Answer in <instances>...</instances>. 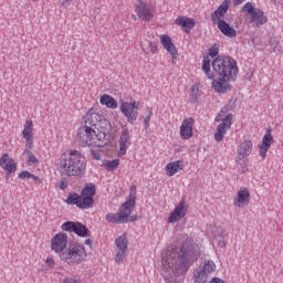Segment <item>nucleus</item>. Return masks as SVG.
Listing matches in <instances>:
<instances>
[{"instance_id": "57", "label": "nucleus", "mask_w": 283, "mask_h": 283, "mask_svg": "<svg viewBox=\"0 0 283 283\" xmlns=\"http://www.w3.org/2000/svg\"><path fill=\"white\" fill-rule=\"evenodd\" d=\"M275 3H282V0H272Z\"/></svg>"}, {"instance_id": "8", "label": "nucleus", "mask_w": 283, "mask_h": 283, "mask_svg": "<svg viewBox=\"0 0 283 283\" xmlns=\"http://www.w3.org/2000/svg\"><path fill=\"white\" fill-rule=\"evenodd\" d=\"M140 107V102H122L119 109L122 114L127 118V123L134 125L138 118V108Z\"/></svg>"}, {"instance_id": "49", "label": "nucleus", "mask_w": 283, "mask_h": 283, "mask_svg": "<svg viewBox=\"0 0 283 283\" xmlns=\"http://www.w3.org/2000/svg\"><path fill=\"white\" fill-rule=\"evenodd\" d=\"M45 264H48L49 269H54V259L53 258H48L45 260Z\"/></svg>"}, {"instance_id": "37", "label": "nucleus", "mask_w": 283, "mask_h": 283, "mask_svg": "<svg viewBox=\"0 0 283 283\" xmlns=\"http://www.w3.org/2000/svg\"><path fill=\"white\" fill-rule=\"evenodd\" d=\"M207 277H209V274L199 269V271L195 273V283H207Z\"/></svg>"}, {"instance_id": "24", "label": "nucleus", "mask_w": 283, "mask_h": 283, "mask_svg": "<svg viewBox=\"0 0 283 283\" xmlns=\"http://www.w3.org/2000/svg\"><path fill=\"white\" fill-rule=\"evenodd\" d=\"M186 216L187 209L185 208V201H181L168 218V222H178L181 220V218H185Z\"/></svg>"}, {"instance_id": "9", "label": "nucleus", "mask_w": 283, "mask_h": 283, "mask_svg": "<svg viewBox=\"0 0 283 283\" xmlns=\"http://www.w3.org/2000/svg\"><path fill=\"white\" fill-rule=\"evenodd\" d=\"M139 3L136 4L135 11L142 21H151L154 19V7L143 0H137Z\"/></svg>"}, {"instance_id": "50", "label": "nucleus", "mask_w": 283, "mask_h": 283, "mask_svg": "<svg viewBox=\"0 0 283 283\" xmlns=\"http://www.w3.org/2000/svg\"><path fill=\"white\" fill-rule=\"evenodd\" d=\"M31 178L34 181V185H41L43 182V180L35 175L31 174Z\"/></svg>"}, {"instance_id": "53", "label": "nucleus", "mask_w": 283, "mask_h": 283, "mask_svg": "<svg viewBox=\"0 0 283 283\" xmlns=\"http://www.w3.org/2000/svg\"><path fill=\"white\" fill-rule=\"evenodd\" d=\"M274 52H282V45L277 42L276 46L274 48Z\"/></svg>"}, {"instance_id": "38", "label": "nucleus", "mask_w": 283, "mask_h": 283, "mask_svg": "<svg viewBox=\"0 0 283 283\" xmlns=\"http://www.w3.org/2000/svg\"><path fill=\"white\" fill-rule=\"evenodd\" d=\"M23 156H27L28 163H32L33 165H36L39 163V159L32 154V150H30V147H27V149L23 151Z\"/></svg>"}, {"instance_id": "40", "label": "nucleus", "mask_w": 283, "mask_h": 283, "mask_svg": "<svg viewBox=\"0 0 283 283\" xmlns=\"http://www.w3.org/2000/svg\"><path fill=\"white\" fill-rule=\"evenodd\" d=\"M224 18V13L216 10L212 14H211V21L212 23H218L219 21H223L222 19Z\"/></svg>"}, {"instance_id": "45", "label": "nucleus", "mask_w": 283, "mask_h": 283, "mask_svg": "<svg viewBox=\"0 0 283 283\" xmlns=\"http://www.w3.org/2000/svg\"><path fill=\"white\" fill-rule=\"evenodd\" d=\"M237 163H238V165H240L242 174H247V171H249V165H248V163L244 160V158H243L242 160H240V159L238 158Z\"/></svg>"}, {"instance_id": "22", "label": "nucleus", "mask_w": 283, "mask_h": 283, "mask_svg": "<svg viewBox=\"0 0 283 283\" xmlns=\"http://www.w3.org/2000/svg\"><path fill=\"white\" fill-rule=\"evenodd\" d=\"M273 143V135H271V132H266L262 139V145L259 146V155L264 160L266 158V153L269 151V148L271 147V144Z\"/></svg>"}, {"instance_id": "56", "label": "nucleus", "mask_w": 283, "mask_h": 283, "mask_svg": "<svg viewBox=\"0 0 283 283\" xmlns=\"http://www.w3.org/2000/svg\"><path fill=\"white\" fill-rule=\"evenodd\" d=\"M85 244H86L87 247H92V239H86V240H85Z\"/></svg>"}, {"instance_id": "48", "label": "nucleus", "mask_w": 283, "mask_h": 283, "mask_svg": "<svg viewBox=\"0 0 283 283\" xmlns=\"http://www.w3.org/2000/svg\"><path fill=\"white\" fill-rule=\"evenodd\" d=\"M91 156H93L94 160H101V153L97 150H91Z\"/></svg>"}, {"instance_id": "29", "label": "nucleus", "mask_w": 283, "mask_h": 283, "mask_svg": "<svg viewBox=\"0 0 283 283\" xmlns=\"http://www.w3.org/2000/svg\"><path fill=\"white\" fill-rule=\"evenodd\" d=\"M95 129H97V132H112V124L109 123V120H107V118H105V115H103V113H99L97 126L95 127Z\"/></svg>"}, {"instance_id": "41", "label": "nucleus", "mask_w": 283, "mask_h": 283, "mask_svg": "<svg viewBox=\"0 0 283 283\" xmlns=\"http://www.w3.org/2000/svg\"><path fill=\"white\" fill-rule=\"evenodd\" d=\"M220 54V48L218 46V44H213L210 49H209V56H211V59H218V55Z\"/></svg>"}, {"instance_id": "55", "label": "nucleus", "mask_w": 283, "mask_h": 283, "mask_svg": "<svg viewBox=\"0 0 283 283\" xmlns=\"http://www.w3.org/2000/svg\"><path fill=\"white\" fill-rule=\"evenodd\" d=\"M218 245H219L221 249H224V247H227V243H224V241H219Z\"/></svg>"}, {"instance_id": "34", "label": "nucleus", "mask_w": 283, "mask_h": 283, "mask_svg": "<svg viewBox=\"0 0 283 283\" xmlns=\"http://www.w3.org/2000/svg\"><path fill=\"white\" fill-rule=\"evenodd\" d=\"M200 101V88L195 84L190 88V103H198Z\"/></svg>"}, {"instance_id": "33", "label": "nucleus", "mask_w": 283, "mask_h": 283, "mask_svg": "<svg viewBox=\"0 0 283 283\" xmlns=\"http://www.w3.org/2000/svg\"><path fill=\"white\" fill-rule=\"evenodd\" d=\"M202 71L205 72L207 78L211 81V76H213V72L211 73V60H209V57H205L202 60Z\"/></svg>"}, {"instance_id": "54", "label": "nucleus", "mask_w": 283, "mask_h": 283, "mask_svg": "<svg viewBox=\"0 0 283 283\" xmlns=\"http://www.w3.org/2000/svg\"><path fill=\"white\" fill-rule=\"evenodd\" d=\"M245 0H234V6H241Z\"/></svg>"}, {"instance_id": "19", "label": "nucleus", "mask_w": 283, "mask_h": 283, "mask_svg": "<svg viewBox=\"0 0 283 283\" xmlns=\"http://www.w3.org/2000/svg\"><path fill=\"white\" fill-rule=\"evenodd\" d=\"M0 167L7 171V174H14L17 171V163L10 157L8 153L0 157Z\"/></svg>"}, {"instance_id": "59", "label": "nucleus", "mask_w": 283, "mask_h": 283, "mask_svg": "<svg viewBox=\"0 0 283 283\" xmlns=\"http://www.w3.org/2000/svg\"><path fill=\"white\" fill-rule=\"evenodd\" d=\"M9 175H10V174L7 172L6 180H9V178H10Z\"/></svg>"}, {"instance_id": "60", "label": "nucleus", "mask_w": 283, "mask_h": 283, "mask_svg": "<svg viewBox=\"0 0 283 283\" xmlns=\"http://www.w3.org/2000/svg\"><path fill=\"white\" fill-rule=\"evenodd\" d=\"M255 39H252V43H254Z\"/></svg>"}, {"instance_id": "43", "label": "nucleus", "mask_w": 283, "mask_h": 283, "mask_svg": "<svg viewBox=\"0 0 283 283\" xmlns=\"http://www.w3.org/2000/svg\"><path fill=\"white\" fill-rule=\"evenodd\" d=\"M243 12H248V14H250V17L258 10L253 8V3L251 2H247L243 7H242Z\"/></svg>"}, {"instance_id": "11", "label": "nucleus", "mask_w": 283, "mask_h": 283, "mask_svg": "<svg viewBox=\"0 0 283 283\" xmlns=\"http://www.w3.org/2000/svg\"><path fill=\"white\" fill-rule=\"evenodd\" d=\"M80 195L82 199L86 200L88 209H92L94 207V196H96V185L92 182L85 184Z\"/></svg>"}, {"instance_id": "35", "label": "nucleus", "mask_w": 283, "mask_h": 283, "mask_svg": "<svg viewBox=\"0 0 283 283\" xmlns=\"http://www.w3.org/2000/svg\"><path fill=\"white\" fill-rule=\"evenodd\" d=\"M199 269L202 270L203 273L211 275V273H213V271H216V262H213L212 260H208Z\"/></svg>"}, {"instance_id": "52", "label": "nucleus", "mask_w": 283, "mask_h": 283, "mask_svg": "<svg viewBox=\"0 0 283 283\" xmlns=\"http://www.w3.org/2000/svg\"><path fill=\"white\" fill-rule=\"evenodd\" d=\"M59 187L62 191H65V189H67V181L65 180L60 181Z\"/></svg>"}, {"instance_id": "10", "label": "nucleus", "mask_w": 283, "mask_h": 283, "mask_svg": "<svg viewBox=\"0 0 283 283\" xmlns=\"http://www.w3.org/2000/svg\"><path fill=\"white\" fill-rule=\"evenodd\" d=\"M51 249L61 258V253H65V249H67V234L63 232L55 234L51 240Z\"/></svg>"}, {"instance_id": "6", "label": "nucleus", "mask_w": 283, "mask_h": 283, "mask_svg": "<svg viewBox=\"0 0 283 283\" xmlns=\"http://www.w3.org/2000/svg\"><path fill=\"white\" fill-rule=\"evenodd\" d=\"M222 112H224V109H221V112L214 118L217 123L221 122L214 132V140L217 143H222V140H224V134H227V129H230L231 125H233V114H228L224 116L222 115Z\"/></svg>"}, {"instance_id": "32", "label": "nucleus", "mask_w": 283, "mask_h": 283, "mask_svg": "<svg viewBox=\"0 0 283 283\" xmlns=\"http://www.w3.org/2000/svg\"><path fill=\"white\" fill-rule=\"evenodd\" d=\"M142 50L145 52V54H150L154 56V54L158 52V43L147 41L146 43L142 44Z\"/></svg>"}, {"instance_id": "26", "label": "nucleus", "mask_w": 283, "mask_h": 283, "mask_svg": "<svg viewBox=\"0 0 283 283\" xmlns=\"http://www.w3.org/2000/svg\"><path fill=\"white\" fill-rule=\"evenodd\" d=\"M184 169H185V161L176 160V161L167 164L166 174L169 177H171V176H176V174H178V171H182Z\"/></svg>"}, {"instance_id": "15", "label": "nucleus", "mask_w": 283, "mask_h": 283, "mask_svg": "<svg viewBox=\"0 0 283 283\" xmlns=\"http://www.w3.org/2000/svg\"><path fill=\"white\" fill-rule=\"evenodd\" d=\"M180 136L182 140H189L193 136V117L185 118L180 126Z\"/></svg>"}, {"instance_id": "7", "label": "nucleus", "mask_w": 283, "mask_h": 283, "mask_svg": "<svg viewBox=\"0 0 283 283\" xmlns=\"http://www.w3.org/2000/svg\"><path fill=\"white\" fill-rule=\"evenodd\" d=\"M115 262L116 264H123L125 258H127V249L129 247L127 233H123L115 240Z\"/></svg>"}, {"instance_id": "27", "label": "nucleus", "mask_w": 283, "mask_h": 283, "mask_svg": "<svg viewBox=\"0 0 283 283\" xmlns=\"http://www.w3.org/2000/svg\"><path fill=\"white\" fill-rule=\"evenodd\" d=\"M251 200V192L247 188L238 191V198L234 199V207H242V205H249Z\"/></svg>"}, {"instance_id": "14", "label": "nucleus", "mask_w": 283, "mask_h": 283, "mask_svg": "<svg viewBox=\"0 0 283 283\" xmlns=\"http://www.w3.org/2000/svg\"><path fill=\"white\" fill-rule=\"evenodd\" d=\"M160 43L165 50H167L168 54L171 55V60L176 61L178 59V49H176V44L171 41V38L167 34H163L160 36Z\"/></svg>"}, {"instance_id": "25", "label": "nucleus", "mask_w": 283, "mask_h": 283, "mask_svg": "<svg viewBox=\"0 0 283 283\" xmlns=\"http://www.w3.org/2000/svg\"><path fill=\"white\" fill-rule=\"evenodd\" d=\"M217 27L218 30H220V32L224 35V36H229V39H233L237 36L238 32L235 31V29H233L231 25H229V23H227V21L224 20H219L217 22Z\"/></svg>"}, {"instance_id": "21", "label": "nucleus", "mask_w": 283, "mask_h": 283, "mask_svg": "<svg viewBox=\"0 0 283 283\" xmlns=\"http://www.w3.org/2000/svg\"><path fill=\"white\" fill-rule=\"evenodd\" d=\"M32 129H33L32 119H28L24 124L22 136L24 140H27L25 147H29V149H32V145L34 143V134L32 133Z\"/></svg>"}, {"instance_id": "1", "label": "nucleus", "mask_w": 283, "mask_h": 283, "mask_svg": "<svg viewBox=\"0 0 283 283\" xmlns=\"http://www.w3.org/2000/svg\"><path fill=\"white\" fill-rule=\"evenodd\" d=\"M200 258V252L191 239H187L180 247H175L161 258L164 266L170 269L177 275H184L191 268V264Z\"/></svg>"}, {"instance_id": "18", "label": "nucleus", "mask_w": 283, "mask_h": 283, "mask_svg": "<svg viewBox=\"0 0 283 283\" xmlns=\"http://www.w3.org/2000/svg\"><path fill=\"white\" fill-rule=\"evenodd\" d=\"M65 202L66 205L77 207V209H90V207L86 203V200L83 199L82 195H78L76 192H70Z\"/></svg>"}, {"instance_id": "46", "label": "nucleus", "mask_w": 283, "mask_h": 283, "mask_svg": "<svg viewBox=\"0 0 283 283\" xmlns=\"http://www.w3.org/2000/svg\"><path fill=\"white\" fill-rule=\"evenodd\" d=\"M62 283H83L81 279H76V276H66L63 279Z\"/></svg>"}, {"instance_id": "20", "label": "nucleus", "mask_w": 283, "mask_h": 283, "mask_svg": "<svg viewBox=\"0 0 283 283\" xmlns=\"http://www.w3.org/2000/svg\"><path fill=\"white\" fill-rule=\"evenodd\" d=\"M238 158L239 160H244V158H248V156H251V151H253V142L251 139L243 140L238 146Z\"/></svg>"}, {"instance_id": "39", "label": "nucleus", "mask_w": 283, "mask_h": 283, "mask_svg": "<svg viewBox=\"0 0 283 283\" xmlns=\"http://www.w3.org/2000/svg\"><path fill=\"white\" fill-rule=\"evenodd\" d=\"M75 227H76V222L66 221L62 224V231H66L67 233H74Z\"/></svg>"}, {"instance_id": "36", "label": "nucleus", "mask_w": 283, "mask_h": 283, "mask_svg": "<svg viewBox=\"0 0 283 283\" xmlns=\"http://www.w3.org/2000/svg\"><path fill=\"white\" fill-rule=\"evenodd\" d=\"M118 165H120V159L104 161V167H106L107 171H116V169H118Z\"/></svg>"}, {"instance_id": "28", "label": "nucleus", "mask_w": 283, "mask_h": 283, "mask_svg": "<svg viewBox=\"0 0 283 283\" xmlns=\"http://www.w3.org/2000/svg\"><path fill=\"white\" fill-rule=\"evenodd\" d=\"M251 22H256V28H260L261 25H264L269 21L266 15H264V11L262 9H256L251 15H250Z\"/></svg>"}, {"instance_id": "47", "label": "nucleus", "mask_w": 283, "mask_h": 283, "mask_svg": "<svg viewBox=\"0 0 283 283\" xmlns=\"http://www.w3.org/2000/svg\"><path fill=\"white\" fill-rule=\"evenodd\" d=\"M18 178H20V180H29L32 178V174L28 170H23L18 175Z\"/></svg>"}, {"instance_id": "17", "label": "nucleus", "mask_w": 283, "mask_h": 283, "mask_svg": "<svg viewBox=\"0 0 283 283\" xmlns=\"http://www.w3.org/2000/svg\"><path fill=\"white\" fill-rule=\"evenodd\" d=\"M130 138H132V136L129 135V129L124 128L119 136L118 156H125V154H127V149L129 148V145H132V142H129Z\"/></svg>"}, {"instance_id": "3", "label": "nucleus", "mask_w": 283, "mask_h": 283, "mask_svg": "<svg viewBox=\"0 0 283 283\" xmlns=\"http://www.w3.org/2000/svg\"><path fill=\"white\" fill-rule=\"evenodd\" d=\"M87 169V160L85 156L76 149L65 154L57 164V171L61 176L67 178H82Z\"/></svg>"}, {"instance_id": "16", "label": "nucleus", "mask_w": 283, "mask_h": 283, "mask_svg": "<svg viewBox=\"0 0 283 283\" xmlns=\"http://www.w3.org/2000/svg\"><path fill=\"white\" fill-rule=\"evenodd\" d=\"M109 138H112V133L98 130V133L95 132V135L92 140V145L94 147H105L109 145Z\"/></svg>"}, {"instance_id": "12", "label": "nucleus", "mask_w": 283, "mask_h": 283, "mask_svg": "<svg viewBox=\"0 0 283 283\" xmlns=\"http://www.w3.org/2000/svg\"><path fill=\"white\" fill-rule=\"evenodd\" d=\"M101 117V112L90 109L86 115L83 117L84 127L93 129L96 132V126L98 125V118Z\"/></svg>"}, {"instance_id": "4", "label": "nucleus", "mask_w": 283, "mask_h": 283, "mask_svg": "<svg viewBox=\"0 0 283 283\" xmlns=\"http://www.w3.org/2000/svg\"><path fill=\"white\" fill-rule=\"evenodd\" d=\"M136 207V195H130L129 199L124 202L118 213L106 214L107 222H113V224H125L127 222H136L140 217L132 216V211Z\"/></svg>"}, {"instance_id": "44", "label": "nucleus", "mask_w": 283, "mask_h": 283, "mask_svg": "<svg viewBox=\"0 0 283 283\" xmlns=\"http://www.w3.org/2000/svg\"><path fill=\"white\" fill-rule=\"evenodd\" d=\"M229 0H224L217 9V11L227 14V12L229 11Z\"/></svg>"}, {"instance_id": "51", "label": "nucleus", "mask_w": 283, "mask_h": 283, "mask_svg": "<svg viewBox=\"0 0 283 283\" xmlns=\"http://www.w3.org/2000/svg\"><path fill=\"white\" fill-rule=\"evenodd\" d=\"M60 2L63 8H70V6L72 4V0H60Z\"/></svg>"}, {"instance_id": "13", "label": "nucleus", "mask_w": 283, "mask_h": 283, "mask_svg": "<svg viewBox=\"0 0 283 283\" xmlns=\"http://www.w3.org/2000/svg\"><path fill=\"white\" fill-rule=\"evenodd\" d=\"M94 136H96V130H94L93 128L82 126L77 129V138L84 145H88L90 147H92V140L94 139Z\"/></svg>"}, {"instance_id": "58", "label": "nucleus", "mask_w": 283, "mask_h": 283, "mask_svg": "<svg viewBox=\"0 0 283 283\" xmlns=\"http://www.w3.org/2000/svg\"><path fill=\"white\" fill-rule=\"evenodd\" d=\"M132 19H133V21H136V15L133 14V15H132Z\"/></svg>"}, {"instance_id": "23", "label": "nucleus", "mask_w": 283, "mask_h": 283, "mask_svg": "<svg viewBox=\"0 0 283 283\" xmlns=\"http://www.w3.org/2000/svg\"><path fill=\"white\" fill-rule=\"evenodd\" d=\"M175 23L176 25H181V28H184V32H186L187 34H189V32H191V30H193V28L196 27V20L182 15H179L175 20Z\"/></svg>"}, {"instance_id": "42", "label": "nucleus", "mask_w": 283, "mask_h": 283, "mask_svg": "<svg viewBox=\"0 0 283 283\" xmlns=\"http://www.w3.org/2000/svg\"><path fill=\"white\" fill-rule=\"evenodd\" d=\"M151 114H153L151 107L147 106L146 107V115L144 117V125H145L146 129H147V127H149V120H151Z\"/></svg>"}, {"instance_id": "31", "label": "nucleus", "mask_w": 283, "mask_h": 283, "mask_svg": "<svg viewBox=\"0 0 283 283\" xmlns=\"http://www.w3.org/2000/svg\"><path fill=\"white\" fill-rule=\"evenodd\" d=\"M102 105H106L109 109H116L118 107V102L112 95H103L99 99Z\"/></svg>"}, {"instance_id": "2", "label": "nucleus", "mask_w": 283, "mask_h": 283, "mask_svg": "<svg viewBox=\"0 0 283 283\" xmlns=\"http://www.w3.org/2000/svg\"><path fill=\"white\" fill-rule=\"evenodd\" d=\"M212 75H210V81H212V88L217 94H227L231 92L232 86L230 83L238 78V62L235 59L229 55H219L211 62Z\"/></svg>"}, {"instance_id": "30", "label": "nucleus", "mask_w": 283, "mask_h": 283, "mask_svg": "<svg viewBox=\"0 0 283 283\" xmlns=\"http://www.w3.org/2000/svg\"><path fill=\"white\" fill-rule=\"evenodd\" d=\"M73 233L78 235V238H90V229H87V226L83 224L82 222L75 223Z\"/></svg>"}, {"instance_id": "5", "label": "nucleus", "mask_w": 283, "mask_h": 283, "mask_svg": "<svg viewBox=\"0 0 283 283\" xmlns=\"http://www.w3.org/2000/svg\"><path fill=\"white\" fill-rule=\"evenodd\" d=\"M87 259V252L85 247L74 243L70 245L64 253H61L60 260L66 262V264H81Z\"/></svg>"}]
</instances>
